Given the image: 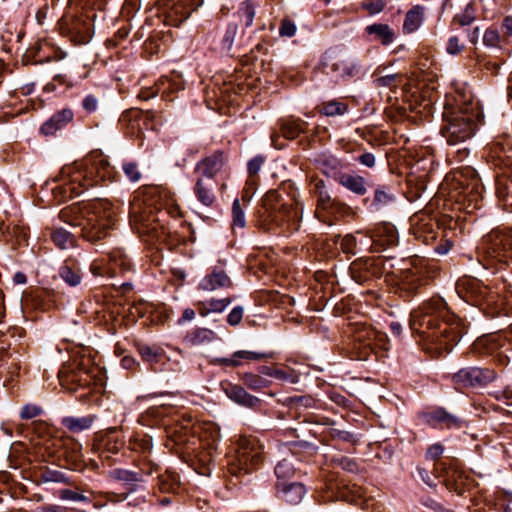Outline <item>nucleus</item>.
<instances>
[{
    "mask_svg": "<svg viewBox=\"0 0 512 512\" xmlns=\"http://www.w3.org/2000/svg\"><path fill=\"white\" fill-rule=\"evenodd\" d=\"M410 326L424 341V349L434 357L449 353L463 335L464 326L451 314L441 298H432L413 310Z\"/></svg>",
    "mask_w": 512,
    "mask_h": 512,
    "instance_id": "obj_1",
    "label": "nucleus"
},
{
    "mask_svg": "<svg viewBox=\"0 0 512 512\" xmlns=\"http://www.w3.org/2000/svg\"><path fill=\"white\" fill-rule=\"evenodd\" d=\"M114 168L101 151H92L83 160L66 165L61 169L59 186L64 198L79 196L83 189L95 186L100 182L112 181Z\"/></svg>",
    "mask_w": 512,
    "mask_h": 512,
    "instance_id": "obj_2",
    "label": "nucleus"
},
{
    "mask_svg": "<svg viewBox=\"0 0 512 512\" xmlns=\"http://www.w3.org/2000/svg\"><path fill=\"white\" fill-rule=\"evenodd\" d=\"M115 216L113 205L105 199L73 205L60 213V217L71 226L80 227L82 237L91 243H96L109 235Z\"/></svg>",
    "mask_w": 512,
    "mask_h": 512,
    "instance_id": "obj_3",
    "label": "nucleus"
},
{
    "mask_svg": "<svg viewBox=\"0 0 512 512\" xmlns=\"http://www.w3.org/2000/svg\"><path fill=\"white\" fill-rule=\"evenodd\" d=\"M481 120L477 102H468L456 108L445 107L441 133L450 145H457L472 138Z\"/></svg>",
    "mask_w": 512,
    "mask_h": 512,
    "instance_id": "obj_4",
    "label": "nucleus"
},
{
    "mask_svg": "<svg viewBox=\"0 0 512 512\" xmlns=\"http://www.w3.org/2000/svg\"><path fill=\"white\" fill-rule=\"evenodd\" d=\"M95 0H68L64 15L58 22L61 34L76 44H86L93 35V25L89 10Z\"/></svg>",
    "mask_w": 512,
    "mask_h": 512,
    "instance_id": "obj_5",
    "label": "nucleus"
},
{
    "mask_svg": "<svg viewBox=\"0 0 512 512\" xmlns=\"http://www.w3.org/2000/svg\"><path fill=\"white\" fill-rule=\"evenodd\" d=\"M266 219L277 227L297 230L302 217V210L280 202L276 191L268 192L263 199Z\"/></svg>",
    "mask_w": 512,
    "mask_h": 512,
    "instance_id": "obj_6",
    "label": "nucleus"
},
{
    "mask_svg": "<svg viewBox=\"0 0 512 512\" xmlns=\"http://www.w3.org/2000/svg\"><path fill=\"white\" fill-rule=\"evenodd\" d=\"M489 156L495 165L500 166L503 174L510 181L497 182V195L503 200L512 197V139L509 136L497 138L489 148Z\"/></svg>",
    "mask_w": 512,
    "mask_h": 512,
    "instance_id": "obj_7",
    "label": "nucleus"
},
{
    "mask_svg": "<svg viewBox=\"0 0 512 512\" xmlns=\"http://www.w3.org/2000/svg\"><path fill=\"white\" fill-rule=\"evenodd\" d=\"M263 462V450L255 437H240L236 459L229 464V471L235 476L248 474Z\"/></svg>",
    "mask_w": 512,
    "mask_h": 512,
    "instance_id": "obj_8",
    "label": "nucleus"
},
{
    "mask_svg": "<svg viewBox=\"0 0 512 512\" xmlns=\"http://www.w3.org/2000/svg\"><path fill=\"white\" fill-rule=\"evenodd\" d=\"M478 250L486 258L500 263L512 259V229H495L483 237Z\"/></svg>",
    "mask_w": 512,
    "mask_h": 512,
    "instance_id": "obj_9",
    "label": "nucleus"
},
{
    "mask_svg": "<svg viewBox=\"0 0 512 512\" xmlns=\"http://www.w3.org/2000/svg\"><path fill=\"white\" fill-rule=\"evenodd\" d=\"M326 66L338 80L348 82L361 73V61L348 53H332L326 57Z\"/></svg>",
    "mask_w": 512,
    "mask_h": 512,
    "instance_id": "obj_10",
    "label": "nucleus"
},
{
    "mask_svg": "<svg viewBox=\"0 0 512 512\" xmlns=\"http://www.w3.org/2000/svg\"><path fill=\"white\" fill-rule=\"evenodd\" d=\"M456 291L462 299L466 302H472L474 305H479L485 300L490 302L494 299L488 287L473 277L459 279L456 283Z\"/></svg>",
    "mask_w": 512,
    "mask_h": 512,
    "instance_id": "obj_11",
    "label": "nucleus"
},
{
    "mask_svg": "<svg viewBox=\"0 0 512 512\" xmlns=\"http://www.w3.org/2000/svg\"><path fill=\"white\" fill-rule=\"evenodd\" d=\"M495 379L494 370L480 367H465L452 376L453 383L461 387L485 386Z\"/></svg>",
    "mask_w": 512,
    "mask_h": 512,
    "instance_id": "obj_12",
    "label": "nucleus"
},
{
    "mask_svg": "<svg viewBox=\"0 0 512 512\" xmlns=\"http://www.w3.org/2000/svg\"><path fill=\"white\" fill-rule=\"evenodd\" d=\"M132 214L136 223L137 232L140 235H147L152 241H159L162 239V236L164 235V227L159 223L158 219H156L154 215H147L146 212L137 215L135 208H133Z\"/></svg>",
    "mask_w": 512,
    "mask_h": 512,
    "instance_id": "obj_13",
    "label": "nucleus"
},
{
    "mask_svg": "<svg viewBox=\"0 0 512 512\" xmlns=\"http://www.w3.org/2000/svg\"><path fill=\"white\" fill-rule=\"evenodd\" d=\"M425 423L433 428H460L462 420L444 408H436L422 415Z\"/></svg>",
    "mask_w": 512,
    "mask_h": 512,
    "instance_id": "obj_14",
    "label": "nucleus"
},
{
    "mask_svg": "<svg viewBox=\"0 0 512 512\" xmlns=\"http://www.w3.org/2000/svg\"><path fill=\"white\" fill-rule=\"evenodd\" d=\"M306 488L299 482H277L276 493L279 499L290 505H298L306 495Z\"/></svg>",
    "mask_w": 512,
    "mask_h": 512,
    "instance_id": "obj_15",
    "label": "nucleus"
},
{
    "mask_svg": "<svg viewBox=\"0 0 512 512\" xmlns=\"http://www.w3.org/2000/svg\"><path fill=\"white\" fill-rule=\"evenodd\" d=\"M74 118V113L70 108H63L54 113L40 128L45 136L54 135L57 131L67 126Z\"/></svg>",
    "mask_w": 512,
    "mask_h": 512,
    "instance_id": "obj_16",
    "label": "nucleus"
},
{
    "mask_svg": "<svg viewBox=\"0 0 512 512\" xmlns=\"http://www.w3.org/2000/svg\"><path fill=\"white\" fill-rule=\"evenodd\" d=\"M318 169L328 177H333L337 181V177L342 174L341 162L333 155L322 153L316 158Z\"/></svg>",
    "mask_w": 512,
    "mask_h": 512,
    "instance_id": "obj_17",
    "label": "nucleus"
},
{
    "mask_svg": "<svg viewBox=\"0 0 512 512\" xmlns=\"http://www.w3.org/2000/svg\"><path fill=\"white\" fill-rule=\"evenodd\" d=\"M223 163V153L221 151H216L199 162L197 169L201 171L207 179L212 180L214 175L221 169Z\"/></svg>",
    "mask_w": 512,
    "mask_h": 512,
    "instance_id": "obj_18",
    "label": "nucleus"
},
{
    "mask_svg": "<svg viewBox=\"0 0 512 512\" xmlns=\"http://www.w3.org/2000/svg\"><path fill=\"white\" fill-rule=\"evenodd\" d=\"M226 394L231 400L247 407H254L260 402L257 397L249 394L243 387L239 385L230 384L226 388Z\"/></svg>",
    "mask_w": 512,
    "mask_h": 512,
    "instance_id": "obj_19",
    "label": "nucleus"
},
{
    "mask_svg": "<svg viewBox=\"0 0 512 512\" xmlns=\"http://www.w3.org/2000/svg\"><path fill=\"white\" fill-rule=\"evenodd\" d=\"M95 419V415H87L83 417L67 416L61 420V424L70 432L79 433L90 429Z\"/></svg>",
    "mask_w": 512,
    "mask_h": 512,
    "instance_id": "obj_20",
    "label": "nucleus"
},
{
    "mask_svg": "<svg viewBox=\"0 0 512 512\" xmlns=\"http://www.w3.org/2000/svg\"><path fill=\"white\" fill-rule=\"evenodd\" d=\"M200 286L205 290H216L218 288L230 287L231 280L225 271L215 269L203 279Z\"/></svg>",
    "mask_w": 512,
    "mask_h": 512,
    "instance_id": "obj_21",
    "label": "nucleus"
},
{
    "mask_svg": "<svg viewBox=\"0 0 512 512\" xmlns=\"http://www.w3.org/2000/svg\"><path fill=\"white\" fill-rule=\"evenodd\" d=\"M424 20V8L420 5H416L411 8L405 15L403 23V31L406 34H411L417 31Z\"/></svg>",
    "mask_w": 512,
    "mask_h": 512,
    "instance_id": "obj_22",
    "label": "nucleus"
},
{
    "mask_svg": "<svg viewBox=\"0 0 512 512\" xmlns=\"http://www.w3.org/2000/svg\"><path fill=\"white\" fill-rule=\"evenodd\" d=\"M337 182L355 194L364 195L366 193V183L362 176L342 173L337 177Z\"/></svg>",
    "mask_w": 512,
    "mask_h": 512,
    "instance_id": "obj_23",
    "label": "nucleus"
},
{
    "mask_svg": "<svg viewBox=\"0 0 512 512\" xmlns=\"http://www.w3.org/2000/svg\"><path fill=\"white\" fill-rule=\"evenodd\" d=\"M372 237L374 238V242L386 247L394 246L398 242L396 229L391 224L380 225Z\"/></svg>",
    "mask_w": 512,
    "mask_h": 512,
    "instance_id": "obj_24",
    "label": "nucleus"
},
{
    "mask_svg": "<svg viewBox=\"0 0 512 512\" xmlns=\"http://www.w3.org/2000/svg\"><path fill=\"white\" fill-rule=\"evenodd\" d=\"M478 197V180L474 179L472 180V183L463 187L462 191L459 193L457 201L463 200L466 205V209L472 210L479 207Z\"/></svg>",
    "mask_w": 512,
    "mask_h": 512,
    "instance_id": "obj_25",
    "label": "nucleus"
},
{
    "mask_svg": "<svg viewBox=\"0 0 512 512\" xmlns=\"http://www.w3.org/2000/svg\"><path fill=\"white\" fill-rule=\"evenodd\" d=\"M231 303L229 298L223 299H210L198 302L197 311L202 317L210 313H221Z\"/></svg>",
    "mask_w": 512,
    "mask_h": 512,
    "instance_id": "obj_26",
    "label": "nucleus"
},
{
    "mask_svg": "<svg viewBox=\"0 0 512 512\" xmlns=\"http://www.w3.org/2000/svg\"><path fill=\"white\" fill-rule=\"evenodd\" d=\"M59 277L69 286L75 287L81 283L82 275L80 268L73 264L65 262L58 270Z\"/></svg>",
    "mask_w": 512,
    "mask_h": 512,
    "instance_id": "obj_27",
    "label": "nucleus"
},
{
    "mask_svg": "<svg viewBox=\"0 0 512 512\" xmlns=\"http://www.w3.org/2000/svg\"><path fill=\"white\" fill-rule=\"evenodd\" d=\"M214 181L199 179L196 185V195L198 200L205 206H211L215 200L213 193Z\"/></svg>",
    "mask_w": 512,
    "mask_h": 512,
    "instance_id": "obj_28",
    "label": "nucleus"
},
{
    "mask_svg": "<svg viewBox=\"0 0 512 512\" xmlns=\"http://www.w3.org/2000/svg\"><path fill=\"white\" fill-rule=\"evenodd\" d=\"M313 192L317 196V208L326 210L331 205V197L326 189L325 182L322 179L312 178Z\"/></svg>",
    "mask_w": 512,
    "mask_h": 512,
    "instance_id": "obj_29",
    "label": "nucleus"
},
{
    "mask_svg": "<svg viewBox=\"0 0 512 512\" xmlns=\"http://www.w3.org/2000/svg\"><path fill=\"white\" fill-rule=\"evenodd\" d=\"M370 35H376L383 45H389L394 41V32L387 24H373L366 28Z\"/></svg>",
    "mask_w": 512,
    "mask_h": 512,
    "instance_id": "obj_30",
    "label": "nucleus"
},
{
    "mask_svg": "<svg viewBox=\"0 0 512 512\" xmlns=\"http://www.w3.org/2000/svg\"><path fill=\"white\" fill-rule=\"evenodd\" d=\"M138 352L141 355L142 359L149 363L152 368H155V365L159 363L163 358L164 355L162 352H160L158 349H154L148 345H139L138 346Z\"/></svg>",
    "mask_w": 512,
    "mask_h": 512,
    "instance_id": "obj_31",
    "label": "nucleus"
},
{
    "mask_svg": "<svg viewBox=\"0 0 512 512\" xmlns=\"http://www.w3.org/2000/svg\"><path fill=\"white\" fill-rule=\"evenodd\" d=\"M305 123L300 120L287 121L282 125V135L290 140L297 138L304 132Z\"/></svg>",
    "mask_w": 512,
    "mask_h": 512,
    "instance_id": "obj_32",
    "label": "nucleus"
},
{
    "mask_svg": "<svg viewBox=\"0 0 512 512\" xmlns=\"http://www.w3.org/2000/svg\"><path fill=\"white\" fill-rule=\"evenodd\" d=\"M295 474V468L288 459H283L278 462L275 467V475L277 482H288L287 480L292 478Z\"/></svg>",
    "mask_w": 512,
    "mask_h": 512,
    "instance_id": "obj_33",
    "label": "nucleus"
},
{
    "mask_svg": "<svg viewBox=\"0 0 512 512\" xmlns=\"http://www.w3.org/2000/svg\"><path fill=\"white\" fill-rule=\"evenodd\" d=\"M90 271L94 276L114 277L117 275L115 268L109 264V261L105 262L99 259L91 263Z\"/></svg>",
    "mask_w": 512,
    "mask_h": 512,
    "instance_id": "obj_34",
    "label": "nucleus"
},
{
    "mask_svg": "<svg viewBox=\"0 0 512 512\" xmlns=\"http://www.w3.org/2000/svg\"><path fill=\"white\" fill-rule=\"evenodd\" d=\"M51 238L56 246L60 249H67L73 246V236L65 229H55L51 233Z\"/></svg>",
    "mask_w": 512,
    "mask_h": 512,
    "instance_id": "obj_35",
    "label": "nucleus"
},
{
    "mask_svg": "<svg viewBox=\"0 0 512 512\" xmlns=\"http://www.w3.org/2000/svg\"><path fill=\"white\" fill-rule=\"evenodd\" d=\"M246 226L245 211L239 199L232 204V228L243 229Z\"/></svg>",
    "mask_w": 512,
    "mask_h": 512,
    "instance_id": "obj_36",
    "label": "nucleus"
},
{
    "mask_svg": "<svg viewBox=\"0 0 512 512\" xmlns=\"http://www.w3.org/2000/svg\"><path fill=\"white\" fill-rule=\"evenodd\" d=\"M348 106L340 101L331 100L323 103L321 113L325 116H339L347 112Z\"/></svg>",
    "mask_w": 512,
    "mask_h": 512,
    "instance_id": "obj_37",
    "label": "nucleus"
},
{
    "mask_svg": "<svg viewBox=\"0 0 512 512\" xmlns=\"http://www.w3.org/2000/svg\"><path fill=\"white\" fill-rule=\"evenodd\" d=\"M244 384L252 390H260L270 385V381L262 375L246 373L243 376Z\"/></svg>",
    "mask_w": 512,
    "mask_h": 512,
    "instance_id": "obj_38",
    "label": "nucleus"
},
{
    "mask_svg": "<svg viewBox=\"0 0 512 512\" xmlns=\"http://www.w3.org/2000/svg\"><path fill=\"white\" fill-rule=\"evenodd\" d=\"M403 81L401 74H387L379 76L374 80L375 86L378 88L387 87L389 89L397 88Z\"/></svg>",
    "mask_w": 512,
    "mask_h": 512,
    "instance_id": "obj_39",
    "label": "nucleus"
},
{
    "mask_svg": "<svg viewBox=\"0 0 512 512\" xmlns=\"http://www.w3.org/2000/svg\"><path fill=\"white\" fill-rule=\"evenodd\" d=\"M238 13L244 25L250 27L253 24L256 13L254 3L251 0L244 1L239 7Z\"/></svg>",
    "mask_w": 512,
    "mask_h": 512,
    "instance_id": "obj_40",
    "label": "nucleus"
},
{
    "mask_svg": "<svg viewBox=\"0 0 512 512\" xmlns=\"http://www.w3.org/2000/svg\"><path fill=\"white\" fill-rule=\"evenodd\" d=\"M109 264L115 268H119L121 271H128L130 269L131 263L125 254L121 251H113L109 254L108 258Z\"/></svg>",
    "mask_w": 512,
    "mask_h": 512,
    "instance_id": "obj_41",
    "label": "nucleus"
},
{
    "mask_svg": "<svg viewBox=\"0 0 512 512\" xmlns=\"http://www.w3.org/2000/svg\"><path fill=\"white\" fill-rule=\"evenodd\" d=\"M235 358L237 359L238 366L242 364L244 360L246 361H260L262 359L270 358L271 355L264 352H256V351H248V350H239L234 353Z\"/></svg>",
    "mask_w": 512,
    "mask_h": 512,
    "instance_id": "obj_42",
    "label": "nucleus"
},
{
    "mask_svg": "<svg viewBox=\"0 0 512 512\" xmlns=\"http://www.w3.org/2000/svg\"><path fill=\"white\" fill-rule=\"evenodd\" d=\"M400 285L402 286V289L408 292H413L418 288L419 279L410 270L402 271L400 277Z\"/></svg>",
    "mask_w": 512,
    "mask_h": 512,
    "instance_id": "obj_43",
    "label": "nucleus"
},
{
    "mask_svg": "<svg viewBox=\"0 0 512 512\" xmlns=\"http://www.w3.org/2000/svg\"><path fill=\"white\" fill-rule=\"evenodd\" d=\"M159 488L162 492H177L179 488L178 477L174 474H165L160 476Z\"/></svg>",
    "mask_w": 512,
    "mask_h": 512,
    "instance_id": "obj_44",
    "label": "nucleus"
},
{
    "mask_svg": "<svg viewBox=\"0 0 512 512\" xmlns=\"http://www.w3.org/2000/svg\"><path fill=\"white\" fill-rule=\"evenodd\" d=\"M483 43L487 47H501V36L496 29H487L483 35Z\"/></svg>",
    "mask_w": 512,
    "mask_h": 512,
    "instance_id": "obj_45",
    "label": "nucleus"
},
{
    "mask_svg": "<svg viewBox=\"0 0 512 512\" xmlns=\"http://www.w3.org/2000/svg\"><path fill=\"white\" fill-rule=\"evenodd\" d=\"M59 498L64 501L89 502V498L75 490L62 489L59 491Z\"/></svg>",
    "mask_w": 512,
    "mask_h": 512,
    "instance_id": "obj_46",
    "label": "nucleus"
},
{
    "mask_svg": "<svg viewBox=\"0 0 512 512\" xmlns=\"http://www.w3.org/2000/svg\"><path fill=\"white\" fill-rule=\"evenodd\" d=\"M43 482L64 483L67 481L65 474L59 470L46 469L42 472Z\"/></svg>",
    "mask_w": 512,
    "mask_h": 512,
    "instance_id": "obj_47",
    "label": "nucleus"
},
{
    "mask_svg": "<svg viewBox=\"0 0 512 512\" xmlns=\"http://www.w3.org/2000/svg\"><path fill=\"white\" fill-rule=\"evenodd\" d=\"M210 462H211V453L203 452L199 457L200 467H196V463L194 462V472L202 476H208L210 474Z\"/></svg>",
    "mask_w": 512,
    "mask_h": 512,
    "instance_id": "obj_48",
    "label": "nucleus"
},
{
    "mask_svg": "<svg viewBox=\"0 0 512 512\" xmlns=\"http://www.w3.org/2000/svg\"><path fill=\"white\" fill-rule=\"evenodd\" d=\"M123 171L131 182H137L141 178V172L135 162H125L123 164Z\"/></svg>",
    "mask_w": 512,
    "mask_h": 512,
    "instance_id": "obj_49",
    "label": "nucleus"
},
{
    "mask_svg": "<svg viewBox=\"0 0 512 512\" xmlns=\"http://www.w3.org/2000/svg\"><path fill=\"white\" fill-rule=\"evenodd\" d=\"M360 497V488L355 485L352 487H344L340 491V498L347 502H357V499Z\"/></svg>",
    "mask_w": 512,
    "mask_h": 512,
    "instance_id": "obj_50",
    "label": "nucleus"
},
{
    "mask_svg": "<svg viewBox=\"0 0 512 512\" xmlns=\"http://www.w3.org/2000/svg\"><path fill=\"white\" fill-rule=\"evenodd\" d=\"M475 19V11L471 5H468L465 10L457 15L454 20L459 23L461 26H466L471 24Z\"/></svg>",
    "mask_w": 512,
    "mask_h": 512,
    "instance_id": "obj_51",
    "label": "nucleus"
},
{
    "mask_svg": "<svg viewBox=\"0 0 512 512\" xmlns=\"http://www.w3.org/2000/svg\"><path fill=\"white\" fill-rule=\"evenodd\" d=\"M340 247L345 253L356 254L357 253V240L353 235H346L341 239Z\"/></svg>",
    "mask_w": 512,
    "mask_h": 512,
    "instance_id": "obj_52",
    "label": "nucleus"
},
{
    "mask_svg": "<svg viewBox=\"0 0 512 512\" xmlns=\"http://www.w3.org/2000/svg\"><path fill=\"white\" fill-rule=\"evenodd\" d=\"M216 338V334L210 329H198L194 332V344L211 342Z\"/></svg>",
    "mask_w": 512,
    "mask_h": 512,
    "instance_id": "obj_53",
    "label": "nucleus"
},
{
    "mask_svg": "<svg viewBox=\"0 0 512 512\" xmlns=\"http://www.w3.org/2000/svg\"><path fill=\"white\" fill-rule=\"evenodd\" d=\"M272 377L280 381L292 384L298 382V376L292 371L275 369V371L272 373Z\"/></svg>",
    "mask_w": 512,
    "mask_h": 512,
    "instance_id": "obj_54",
    "label": "nucleus"
},
{
    "mask_svg": "<svg viewBox=\"0 0 512 512\" xmlns=\"http://www.w3.org/2000/svg\"><path fill=\"white\" fill-rule=\"evenodd\" d=\"M41 413H42L41 407L34 405V404H27L22 408V410L20 412V417L22 419H32V418H35V417L41 415Z\"/></svg>",
    "mask_w": 512,
    "mask_h": 512,
    "instance_id": "obj_55",
    "label": "nucleus"
},
{
    "mask_svg": "<svg viewBox=\"0 0 512 512\" xmlns=\"http://www.w3.org/2000/svg\"><path fill=\"white\" fill-rule=\"evenodd\" d=\"M296 25L289 19H283L279 28V34L282 37H292L296 33Z\"/></svg>",
    "mask_w": 512,
    "mask_h": 512,
    "instance_id": "obj_56",
    "label": "nucleus"
},
{
    "mask_svg": "<svg viewBox=\"0 0 512 512\" xmlns=\"http://www.w3.org/2000/svg\"><path fill=\"white\" fill-rule=\"evenodd\" d=\"M334 462L341 467L343 470L349 471V472H357L358 471V465L356 461L349 457H340L337 459H334Z\"/></svg>",
    "mask_w": 512,
    "mask_h": 512,
    "instance_id": "obj_57",
    "label": "nucleus"
},
{
    "mask_svg": "<svg viewBox=\"0 0 512 512\" xmlns=\"http://www.w3.org/2000/svg\"><path fill=\"white\" fill-rule=\"evenodd\" d=\"M464 49V45L460 43L457 36H451L448 39L446 50L451 55H457Z\"/></svg>",
    "mask_w": 512,
    "mask_h": 512,
    "instance_id": "obj_58",
    "label": "nucleus"
},
{
    "mask_svg": "<svg viewBox=\"0 0 512 512\" xmlns=\"http://www.w3.org/2000/svg\"><path fill=\"white\" fill-rule=\"evenodd\" d=\"M264 163V158L260 155L253 157L247 165V170L250 176H255L261 170Z\"/></svg>",
    "mask_w": 512,
    "mask_h": 512,
    "instance_id": "obj_59",
    "label": "nucleus"
},
{
    "mask_svg": "<svg viewBox=\"0 0 512 512\" xmlns=\"http://www.w3.org/2000/svg\"><path fill=\"white\" fill-rule=\"evenodd\" d=\"M393 201V196L384 191L383 189H376L374 196V204L383 206Z\"/></svg>",
    "mask_w": 512,
    "mask_h": 512,
    "instance_id": "obj_60",
    "label": "nucleus"
},
{
    "mask_svg": "<svg viewBox=\"0 0 512 512\" xmlns=\"http://www.w3.org/2000/svg\"><path fill=\"white\" fill-rule=\"evenodd\" d=\"M60 380L63 385H65L66 383H69V382H72V383L77 382L79 386H84V385L88 384V381L86 378L84 379L82 377V375H78L75 372H72L71 374H69L67 376H63V373L61 372Z\"/></svg>",
    "mask_w": 512,
    "mask_h": 512,
    "instance_id": "obj_61",
    "label": "nucleus"
},
{
    "mask_svg": "<svg viewBox=\"0 0 512 512\" xmlns=\"http://www.w3.org/2000/svg\"><path fill=\"white\" fill-rule=\"evenodd\" d=\"M99 101L97 97L92 94L87 95L82 102L84 110L88 113H93L98 108Z\"/></svg>",
    "mask_w": 512,
    "mask_h": 512,
    "instance_id": "obj_62",
    "label": "nucleus"
},
{
    "mask_svg": "<svg viewBox=\"0 0 512 512\" xmlns=\"http://www.w3.org/2000/svg\"><path fill=\"white\" fill-rule=\"evenodd\" d=\"M243 318V309L240 306L234 307L227 316V322L232 325H238Z\"/></svg>",
    "mask_w": 512,
    "mask_h": 512,
    "instance_id": "obj_63",
    "label": "nucleus"
},
{
    "mask_svg": "<svg viewBox=\"0 0 512 512\" xmlns=\"http://www.w3.org/2000/svg\"><path fill=\"white\" fill-rule=\"evenodd\" d=\"M37 512H69L68 507L58 504H46L37 509Z\"/></svg>",
    "mask_w": 512,
    "mask_h": 512,
    "instance_id": "obj_64",
    "label": "nucleus"
}]
</instances>
